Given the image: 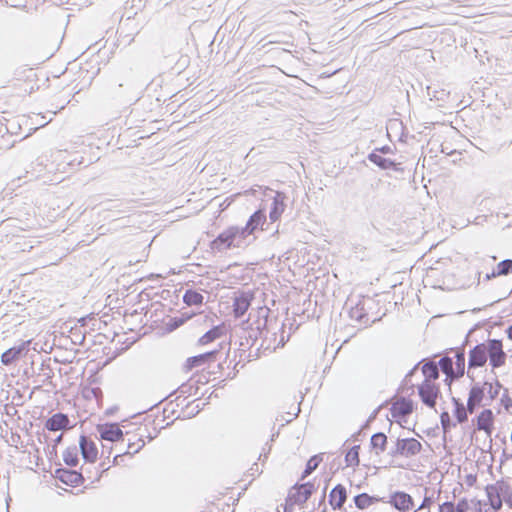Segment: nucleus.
<instances>
[{
	"label": "nucleus",
	"mask_w": 512,
	"mask_h": 512,
	"mask_svg": "<svg viewBox=\"0 0 512 512\" xmlns=\"http://www.w3.org/2000/svg\"><path fill=\"white\" fill-rule=\"evenodd\" d=\"M250 244V241H245L240 235L238 226H230L221 232L212 242L211 248L219 252L231 248H243Z\"/></svg>",
	"instance_id": "obj_1"
},
{
	"label": "nucleus",
	"mask_w": 512,
	"mask_h": 512,
	"mask_svg": "<svg viewBox=\"0 0 512 512\" xmlns=\"http://www.w3.org/2000/svg\"><path fill=\"white\" fill-rule=\"evenodd\" d=\"M109 97L115 100L120 106H129L139 100L138 93L129 84L118 83L111 85L108 92Z\"/></svg>",
	"instance_id": "obj_2"
},
{
	"label": "nucleus",
	"mask_w": 512,
	"mask_h": 512,
	"mask_svg": "<svg viewBox=\"0 0 512 512\" xmlns=\"http://www.w3.org/2000/svg\"><path fill=\"white\" fill-rule=\"evenodd\" d=\"M266 224V213L265 209H258L255 211L248 219L246 225L244 227H239L240 235L244 238L245 241H250V243L255 239V237L250 238L254 232L261 228V230H268L269 225L264 228Z\"/></svg>",
	"instance_id": "obj_3"
},
{
	"label": "nucleus",
	"mask_w": 512,
	"mask_h": 512,
	"mask_svg": "<svg viewBox=\"0 0 512 512\" xmlns=\"http://www.w3.org/2000/svg\"><path fill=\"white\" fill-rule=\"evenodd\" d=\"M228 345L229 344H226L224 341H222L218 344V348L187 358L184 368L186 371H191L194 368L202 367L211 362H215L218 359V355L220 354L221 350H223Z\"/></svg>",
	"instance_id": "obj_4"
},
{
	"label": "nucleus",
	"mask_w": 512,
	"mask_h": 512,
	"mask_svg": "<svg viewBox=\"0 0 512 512\" xmlns=\"http://www.w3.org/2000/svg\"><path fill=\"white\" fill-rule=\"evenodd\" d=\"M488 360V355L486 353L485 347L483 344H477L469 351V357H468V371L467 376L468 378L474 382L475 376L471 372L472 369L480 368L486 365Z\"/></svg>",
	"instance_id": "obj_5"
},
{
	"label": "nucleus",
	"mask_w": 512,
	"mask_h": 512,
	"mask_svg": "<svg viewBox=\"0 0 512 512\" xmlns=\"http://www.w3.org/2000/svg\"><path fill=\"white\" fill-rule=\"evenodd\" d=\"M418 395L424 405L435 408L437 398L441 395L440 387L430 381H423L418 385Z\"/></svg>",
	"instance_id": "obj_6"
},
{
	"label": "nucleus",
	"mask_w": 512,
	"mask_h": 512,
	"mask_svg": "<svg viewBox=\"0 0 512 512\" xmlns=\"http://www.w3.org/2000/svg\"><path fill=\"white\" fill-rule=\"evenodd\" d=\"M391 415L396 421H406L414 411V402L406 397H400L392 404Z\"/></svg>",
	"instance_id": "obj_7"
},
{
	"label": "nucleus",
	"mask_w": 512,
	"mask_h": 512,
	"mask_svg": "<svg viewBox=\"0 0 512 512\" xmlns=\"http://www.w3.org/2000/svg\"><path fill=\"white\" fill-rule=\"evenodd\" d=\"M315 491L316 487L313 482L295 484L289 492L288 500H293L294 503L301 505L306 503Z\"/></svg>",
	"instance_id": "obj_8"
},
{
	"label": "nucleus",
	"mask_w": 512,
	"mask_h": 512,
	"mask_svg": "<svg viewBox=\"0 0 512 512\" xmlns=\"http://www.w3.org/2000/svg\"><path fill=\"white\" fill-rule=\"evenodd\" d=\"M96 430L99 433L100 439L109 442H123L124 433L121 430L118 423L107 422L104 424H98Z\"/></svg>",
	"instance_id": "obj_9"
},
{
	"label": "nucleus",
	"mask_w": 512,
	"mask_h": 512,
	"mask_svg": "<svg viewBox=\"0 0 512 512\" xmlns=\"http://www.w3.org/2000/svg\"><path fill=\"white\" fill-rule=\"evenodd\" d=\"M31 341H24L18 346L7 349L1 355V362L3 365L8 366L15 363L20 358L24 357L30 350Z\"/></svg>",
	"instance_id": "obj_10"
},
{
	"label": "nucleus",
	"mask_w": 512,
	"mask_h": 512,
	"mask_svg": "<svg viewBox=\"0 0 512 512\" xmlns=\"http://www.w3.org/2000/svg\"><path fill=\"white\" fill-rule=\"evenodd\" d=\"M55 476L62 483L72 487L80 486L85 482L82 473L68 468H57L55 470Z\"/></svg>",
	"instance_id": "obj_11"
},
{
	"label": "nucleus",
	"mask_w": 512,
	"mask_h": 512,
	"mask_svg": "<svg viewBox=\"0 0 512 512\" xmlns=\"http://www.w3.org/2000/svg\"><path fill=\"white\" fill-rule=\"evenodd\" d=\"M387 502L400 512H407L414 508L413 498L404 491L393 492Z\"/></svg>",
	"instance_id": "obj_12"
},
{
	"label": "nucleus",
	"mask_w": 512,
	"mask_h": 512,
	"mask_svg": "<svg viewBox=\"0 0 512 512\" xmlns=\"http://www.w3.org/2000/svg\"><path fill=\"white\" fill-rule=\"evenodd\" d=\"M396 441L400 447L402 457L412 458L422 450V444L415 438L398 437Z\"/></svg>",
	"instance_id": "obj_13"
},
{
	"label": "nucleus",
	"mask_w": 512,
	"mask_h": 512,
	"mask_svg": "<svg viewBox=\"0 0 512 512\" xmlns=\"http://www.w3.org/2000/svg\"><path fill=\"white\" fill-rule=\"evenodd\" d=\"M494 419V413L491 409H483L474 420L476 429L484 431L490 437L494 430Z\"/></svg>",
	"instance_id": "obj_14"
},
{
	"label": "nucleus",
	"mask_w": 512,
	"mask_h": 512,
	"mask_svg": "<svg viewBox=\"0 0 512 512\" xmlns=\"http://www.w3.org/2000/svg\"><path fill=\"white\" fill-rule=\"evenodd\" d=\"M286 199L287 196L285 193L279 191L275 192L269 211V219L271 223H275L280 219L286 208Z\"/></svg>",
	"instance_id": "obj_15"
},
{
	"label": "nucleus",
	"mask_w": 512,
	"mask_h": 512,
	"mask_svg": "<svg viewBox=\"0 0 512 512\" xmlns=\"http://www.w3.org/2000/svg\"><path fill=\"white\" fill-rule=\"evenodd\" d=\"M79 447L83 459L86 462L93 463L97 459L98 449L96 443L85 435L80 436Z\"/></svg>",
	"instance_id": "obj_16"
},
{
	"label": "nucleus",
	"mask_w": 512,
	"mask_h": 512,
	"mask_svg": "<svg viewBox=\"0 0 512 512\" xmlns=\"http://www.w3.org/2000/svg\"><path fill=\"white\" fill-rule=\"evenodd\" d=\"M253 296L247 292H241L238 296H235L233 300V314L235 318H242L248 311Z\"/></svg>",
	"instance_id": "obj_17"
},
{
	"label": "nucleus",
	"mask_w": 512,
	"mask_h": 512,
	"mask_svg": "<svg viewBox=\"0 0 512 512\" xmlns=\"http://www.w3.org/2000/svg\"><path fill=\"white\" fill-rule=\"evenodd\" d=\"M348 493L343 484H337L329 494L328 502L333 510H339L347 501Z\"/></svg>",
	"instance_id": "obj_18"
},
{
	"label": "nucleus",
	"mask_w": 512,
	"mask_h": 512,
	"mask_svg": "<svg viewBox=\"0 0 512 512\" xmlns=\"http://www.w3.org/2000/svg\"><path fill=\"white\" fill-rule=\"evenodd\" d=\"M348 314L352 320H355L360 325L367 326L370 323L368 312L365 309L364 300H359L354 306H351Z\"/></svg>",
	"instance_id": "obj_19"
},
{
	"label": "nucleus",
	"mask_w": 512,
	"mask_h": 512,
	"mask_svg": "<svg viewBox=\"0 0 512 512\" xmlns=\"http://www.w3.org/2000/svg\"><path fill=\"white\" fill-rule=\"evenodd\" d=\"M70 425V420H69V417L67 414H64V413H56L54 415H52L51 417H49L45 424H44V427L45 429L49 430V431H53V432H56V431H60V430H63L67 427H69Z\"/></svg>",
	"instance_id": "obj_20"
},
{
	"label": "nucleus",
	"mask_w": 512,
	"mask_h": 512,
	"mask_svg": "<svg viewBox=\"0 0 512 512\" xmlns=\"http://www.w3.org/2000/svg\"><path fill=\"white\" fill-rule=\"evenodd\" d=\"M368 160L370 162H372L373 164H375L376 166H378L382 170H389V169L394 170V171L399 170L398 163H396L394 160H392L390 158L383 157L382 155L377 153V151H372L371 153H369Z\"/></svg>",
	"instance_id": "obj_21"
},
{
	"label": "nucleus",
	"mask_w": 512,
	"mask_h": 512,
	"mask_svg": "<svg viewBox=\"0 0 512 512\" xmlns=\"http://www.w3.org/2000/svg\"><path fill=\"white\" fill-rule=\"evenodd\" d=\"M387 445L388 438L383 432L374 433L370 438V448L376 456H379L386 451Z\"/></svg>",
	"instance_id": "obj_22"
},
{
	"label": "nucleus",
	"mask_w": 512,
	"mask_h": 512,
	"mask_svg": "<svg viewBox=\"0 0 512 512\" xmlns=\"http://www.w3.org/2000/svg\"><path fill=\"white\" fill-rule=\"evenodd\" d=\"M422 363V373L425 377L424 381H430L434 383L439 378V368L435 361L424 359L420 361Z\"/></svg>",
	"instance_id": "obj_23"
},
{
	"label": "nucleus",
	"mask_w": 512,
	"mask_h": 512,
	"mask_svg": "<svg viewBox=\"0 0 512 512\" xmlns=\"http://www.w3.org/2000/svg\"><path fill=\"white\" fill-rule=\"evenodd\" d=\"M353 501L358 509L363 510L377 502H385V499L376 495H369L368 493H360L354 496Z\"/></svg>",
	"instance_id": "obj_24"
},
{
	"label": "nucleus",
	"mask_w": 512,
	"mask_h": 512,
	"mask_svg": "<svg viewBox=\"0 0 512 512\" xmlns=\"http://www.w3.org/2000/svg\"><path fill=\"white\" fill-rule=\"evenodd\" d=\"M449 352L454 353L452 357L454 360L455 371H457L458 376H463L465 374V350L463 347L460 348H451Z\"/></svg>",
	"instance_id": "obj_25"
},
{
	"label": "nucleus",
	"mask_w": 512,
	"mask_h": 512,
	"mask_svg": "<svg viewBox=\"0 0 512 512\" xmlns=\"http://www.w3.org/2000/svg\"><path fill=\"white\" fill-rule=\"evenodd\" d=\"M225 332L224 326H214L209 331H207L204 335H202L198 341L200 345H206L212 343L213 341L221 338Z\"/></svg>",
	"instance_id": "obj_26"
},
{
	"label": "nucleus",
	"mask_w": 512,
	"mask_h": 512,
	"mask_svg": "<svg viewBox=\"0 0 512 512\" xmlns=\"http://www.w3.org/2000/svg\"><path fill=\"white\" fill-rule=\"evenodd\" d=\"M453 403V415L456 418V423L458 424H464L468 421V414L465 409L464 403L461 401L460 398L453 397L452 398Z\"/></svg>",
	"instance_id": "obj_27"
},
{
	"label": "nucleus",
	"mask_w": 512,
	"mask_h": 512,
	"mask_svg": "<svg viewBox=\"0 0 512 512\" xmlns=\"http://www.w3.org/2000/svg\"><path fill=\"white\" fill-rule=\"evenodd\" d=\"M183 302L188 306H200L204 303V296L194 289H187L183 295Z\"/></svg>",
	"instance_id": "obj_28"
},
{
	"label": "nucleus",
	"mask_w": 512,
	"mask_h": 512,
	"mask_svg": "<svg viewBox=\"0 0 512 512\" xmlns=\"http://www.w3.org/2000/svg\"><path fill=\"white\" fill-rule=\"evenodd\" d=\"M486 387L481 385L480 383H474L469 391L468 399L473 402H476V405H483V399L485 397Z\"/></svg>",
	"instance_id": "obj_29"
},
{
	"label": "nucleus",
	"mask_w": 512,
	"mask_h": 512,
	"mask_svg": "<svg viewBox=\"0 0 512 512\" xmlns=\"http://www.w3.org/2000/svg\"><path fill=\"white\" fill-rule=\"evenodd\" d=\"M485 492L491 508L495 511L500 510L503 505V499L497 489L490 490V484L485 487Z\"/></svg>",
	"instance_id": "obj_30"
},
{
	"label": "nucleus",
	"mask_w": 512,
	"mask_h": 512,
	"mask_svg": "<svg viewBox=\"0 0 512 512\" xmlns=\"http://www.w3.org/2000/svg\"><path fill=\"white\" fill-rule=\"evenodd\" d=\"M63 460L65 464L69 467H76L78 465V449L75 445L67 447L65 449V451L63 452Z\"/></svg>",
	"instance_id": "obj_31"
},
{
	"label": "nucleus",
	"mask_w": 512,
	"mask_h": 512,
	"mask_svg": "<svg viewBox=\"0 0 512 512\" xmlns=\"http://www.w3.org/2000/svg\"><path fill=\"white\" fill-rule=\"evenodd\" d=\"M497 489L498 492L500 493V495L502 496V498L506 499V501L508 502L510 500V498L512 497V490H511V487L510 485L504 481V480H499L497 481L495 484H490V490H495Z\"/></svg>",
	"instance_id": "obj_32"
},
{
	"label": "nucleus",
	"mask_w": 512,
	"mask_h": 512,
	"mask_svg": "<svg viewBox=\"0 0 512 512\" xmlns=\"http://www.w3.org/2000/svg\"><path fill=\"white\" fill-rule=\"evenodd\" d=\"M360 445H354L345 454V463L348 467L358 466L360 463L359 459Z\"/></svg>",
	"instance_id": "obj_33"
},
{
	"label": "nucleus",
	"mask_w": 512,
	"mask_h": 512,
	"mask_svg": "<svg viewBox=\"0 0 512 512\" xmlns=\"http://www.w3.org/2000/svg\"><path fill=\"white\" fill-rule=\"evenodd\" d=\"M321 461H322V456L320 454L313 455L312 457H310V459L306 463L304 471L302 472L301 480H304L312 472H314L320 465Z\"/></svg>",
	"instance_id": "obj_34"
},
{
	"label": "nucleus",
	"mask_w": 512,
	"mask_h": 512,
	"mask_svg": "<svg viewBox=\"0 0 512 512\" xmlns=\"http://www.w3.org/2000/svg\"><path fill=\"white\" fill-rule=\"evenodd\" d=\"M482 344L485 347L488 357H490L491 355H495V354L504 352L501 340L489 339L488 341H486Z\"/></svg>",
	"instance_id": "obj_35"
},
{
	"label": "nucleus",
	"mask_w": 512,
	"mask_h": 512,
	"mask_svg": "<svg viewBox=\"0 0 512 512\" xmlns=\"http://www.w3.org/2000/svg\"><path fill=\"white\" fill-rule=\"evenodd\" d=\"M510 273H512V259H505L497 264L492 276H506Z\"/></svg>",
	"instance_id": "obj_36"
},
{
	"label": "nucleus",
	"mask_w": 512,
	"mask_h": 512,
	"mask_svg": "<svg viewBox=\"0 0 512 512\" xmlns=\"http://www.w3.org/2000/svg\"><path fill=\"white\" fill-rule=\"evenodd\" d=\"M436 363L438 365L439 371H441L444 374L455 372L454 360L452 357L448 355L443 356Z\"/></svg>",
	"instance_id": "obj_37"
},
{
	"label": "nucleus",
	"mask_w": 512,
	"mask_h": 512,
	"mask_svg": "<svg viewBox=\"0 0 512 512\" xmlns=\"http://www.w3.org/2000/svg\"><path fill=\"white\" fill-rule=\"evenodd\" d=\"M440 422L442 426V430L444 433L450 431L452 428L456 427L457 423L451 420V417L447 411H443L440 414Z\"/></svg>",
	"instance_id": "obj_38"
},
{
	"label": "nucleus",
	"mask_w": 512,
	"mask_h": 512,
	"mask_svg": "<svg viewBox=\"0 0 512 512\" xmlns=\"http://www.w3.org/2000/svg\"><path fill=\"white\" fill-rule=\"evenodd\" d=\"M145 446L144 440L140 437L137 442H129L128 448L125 451L126 455L132 456L138 453Z\"/></svg>",
	"instance_id": "obj_39"
},
{
	"label": "nucleus",
	"mask_w": 512,
	"mask_h": 512,
	"mask_svg": "<svg viewBox=\"0 0 512 512\" xmlns=\"http://www.w3.org/2000/svg\"><path fill=\"white\" fill-rule=\"evenodd\" d=\"M488 359H489V363L492 366V368L495 369V368L501 367L505 364L506 353L503 352V353L491 355L490 357H488Z\"/></svg>",
	"instance_id": "obj_40"
},
{
	"label": "nucleus",
	"mask_w": 512,
	"mask_h": 512,
	"mask_svg": "<svg viewBox=\"0 0 512 512\" xmlns=\"http://www.w3.org/2000/svg\"><path fill=\"white\" fill-rule=\"evenodd\" d=\"M202 409L203 407L199 404L192 406V403H187L185 408L182 410V414L184 418H191L196 416Z\"/></svg>",
	"instance_id": "obj_41"
},
{
	"label": "nucleus",
	"mask_w": 512,
	"mask_h": 512,
	"mask_svg": "<svg viewBox=\"0 0 512 512\" xmlns=\"http://www.w3.org/2000/svg\"><path fill=\"white\" fill-rule=\"evenodd\" d=\"M484 386L486 387V389L488 390V393L490 395V399L493 400L495 398H497L498 394H499V391H500V388L502 387V385L500 384V382L496 381V388L494 389L493 388V385L491 382L489 381H485L484 382Z\"/></svg>",
	"instance_id": "obj_42"
},
{
	"label": "nucleus",
	"mask_w": 512,
	"mask_h": 512,
	"mask_svg": "<svg viewBox=\"0 0 512 512\" xmlns=\"http://www.w3.org/2000/svg\"><path fill=\"white\" fill-rule=\"evenodd\" d=\"M469 503L466 498H462L458 501V503L455 505V512H467L469 510Z\"/></svg>",
	"instance_id": "obj_43"
},
{
	"label": "nucleus",
	"mask_w": 512,
	"mask_h": 512,
	"mask_svg": "<svg viewBox=\"0 0 512 512\" xmlns=\"http://www.w3.org/2000/svg\"><path fill=\"white\" fill-rule=\"evenodd\" d=\"M263 334V330L260 329V327L258 326L256 330L254 329H251L249 332H248V337H247V341L249 339L252 340V344L251 346H253L255 344V342L257 341V338H258V335H262Z\"/></svg>",
	"instance_id": "obj_44"
},
{
	"label": "nucleus",
	"mask_w": 512,
	"mask_h": 512,
	"mask_svg": "<svg viewBox=\"0 0 512 512\" xmlns=\"http://www.w3.org/2000/svg\"><path fill=\"white\" fill-rule=\"evenodd\" d=\"M455 504L450 501H446L439 506V512H455Z\"/></svg>",
	"instance_id": "obj_45"
},
{
	"label": "nucleus",
	"mask_w": 512,
	"mask_h": 512,
	"mask_svg": "<svg viewBox=\"0 0 512 512\" xmlns=\"http://www.w3.org/2000/svg\"><path fill=\"white\" fill-rule=\"evenodd\" d=\"M446 378L444 380L446 385H451L453 381L459 380L462 376H458L457 371L445 374Z\"/></svg>",
	"instance_id": "obj_46"
},
{
	"label": "nucleus",
	"mask_w": 512,
	"mask_h": 512,
	"mask_svg": "<svg viewBox=\"0 0 512 512\" xmlns=\"http://www.w3.org/2000/svg\"><path fill=\"white\" fill-rule=\"evenodd\" d=\"M481 405H476V402L467 399V404L465 406L467 414H473Z\"/></svg>",
	"instance_id": "obj_47"
},
{
	"label": "nucleus",
	"mask_w": 512,
	"mask_h": 512,
	"mask_svg": "<svg viewBox=\"0 0 512 512\" xmlns=\"http://www.w3.org/2000/svg\"><path fill=\"white\" fill-rule=\"evenodd\" d=\"M388 454L391 457H398V456L402 457V453H401V450H400V447H399L397 441H395L394 446L391 447V449L389 450Z\"/></svg>",
	"instance_id": "obj_48"
},
{
	"label": "nucleus",
	"mask_w": 512,
	"mask_h": 512,
	"mask_svg": "<svg viewBox=\"0 0 512 512\" xmlns=\"http://www.w3.org/2000/svg\"><path fill=\"white\" fill-rule=\"evenodd\" d=\"M373 151H377V153H379L380 155L381 154L385 155V154L393 153L392 148L390 146H388V145H384L382 147L376 148Z\"/></svg>",
	"instance_id": "obj_49"
},
{
	"label": "nucleus",
	"mask_w": 512,
	"mask_h": 512,
	"mask_svg": "<svg viewBox=\"0 0 512 512\" xmlns=\"http://www.w3.org/2000/svg\"><path fill=\"white\" fill-rule=\"evenodd\" d=\"M419 365H420V362H419V363H417V364H416V365H415V366H414V367H413V368H412V369H411V370L406 374L405 379H404V381H405L406 383H407V382L411 379V377L415 374V372L417 371V369H418V366H419Z\"/></svg>",
	"instance_id": "obj_50"
},
{
	"label": "nucleus",
	"mask_w": 512,
	"mask_h": 512,
	"mask_svg": "<svg viewBox=\"0 0 512 512\" xmlns=\"http://www.w3.org/2000/svg\"><path fill=\"white\" fill-rule=\"evenodd\" d=\"M296 503L293 502V500H286V503L284 505V512H292L294 509V505Z\"/></svg>",
	"instance_id": "obj_51"
},
{
	"label": "nucleus",
	"mask_w": 512,
	"mask_h": 512,
	"mask_svg": "<svg viewBox=\"0 0 512 512\" xmlns=\"http://www.w3.org/2000/svg\"><path fill=\"white\" fill-rule=\"evenodd\" d=\"M476 481H477V477H476V475L468 474V475L466 476V484H467L468 486H473V485L476 483Z\"/></svg>",
	"instance_id": "obj_52"
},
{
	"label": "nucleus",
	"mask_w": 512,
	"mask_h": 512,
	"mask_svg": "<svg viewBox=\"0 0 512 512\" xmlns=\"http://www.w3.org/2000/svg\"><path fill=\"white\" fill-rule=\"evenodd\" d=\"M183 323V321L179 318H173L171 319V328L172 329H176L178 328L181 324Z\"/></svg>",
	"instance_id": "obj_53"
},
{
	"label": "nucleus",
	"mask_w": 512,
	"mask_h": 512,
	"mask_svg": "<svg viewBox=\"0 0 512 512\" xmlns=\"http://www.w3.org/2000/svg\"><path fill=\"white\" fill-rule=\"evenodd\" d=\"M399 126L401 128H403L402 127V122H397V120H390L387 129H393V128H397Z\"/></svg>",
	"instance_id": "obj_54"
},
{
	"label": "nucleus",
	"mask_w": 512,
	"mask_h": 512,
	"mask_svg": "<svg viewBox=\"0 0 512 512\" xmlns=\"http://www.w3.org/2000/svg\"><path fill=\"white\" fill-rule=\"evenodd\" d=\"M503 406L506 410H509V408L512 406V399L507 397V399H502Z\"/></svg>",
	"instance_id": "obj_55"
},
{
	"label": "nucleus",
	"mask_w": 512,
	"mask_h": 512,
	"mask_svg": "<svg viewBox=\"0 0 512 512\" xmlns=\"http://www.w3.org/2000/svg\"><path fill=\"white\" fill-rule=\"evenodd\" d=\"M124 456H126L125 452H124V453H121V454H117V455H115V456H114V458H113V464H114V465H117V464L119 463V462H118V459H119V458H122V457H124Z\"/></svg>",
	"instance_id": "obj_56"
},
{
	"label": "nucleus",
	"mask_w": 512,
	"mask_h": 512,
	"mask_svg": "<svg viewBox=\"0 0 512 512\" xmlns=\"http://www.w3.org/2000/svg\"><path fill=\"white\" fill-rule=\"evenodd\" d=\"M251 475H255V473H259L258 464L254 463L253 466L250 468Z\"/></svg>",
	"instance_id": "obj_57"
},
{
	"label": "nucleus",
	"mask_w": 512,
	"mask_h": 512,
	"mask_svg": "<svg viewBox=\"0 0 512 512\" xmlns=\"http://www.w3.org/2000/svg\"><path fill=\"white\" fill-rule=\"evenodd\" d=\"M508 339L512 340V324L506 329Z\"/></svg>",
	"instance_id": "obj_58"
},
{
	"label": "nucleus",
	"mask_w": 512,
	"mask_h": 512,
	"mask_svg": "<svg viewBox=\"0 0 512 512\" xmlns=\"http://www.w3.org/2000/svg\"><path fill=\"white\" fill-rule=\"evenodd\" d=\"M325 499H326L325 495H322L320 498V501H319V505H322V504L325 505ZM322 512H326V506H324Z\"/></svg>",
	"instance_id": "obj_59"
},
{
	"label": "nucleus",
	"mask_w": 512,
	"mask_h": 512,
	"mask_svg": "<svg viewBox=\"0 0 512 512\" xmlns=\"http://www.w3.org/2000/svg\"><path fill=\"white\" fill-rule=\"evenodd\" d=\"M262 348H263L264 350H270V346H269V345H268V346H266V347H264V343H262V344H261V346L257 349V351H259V350H260V349H262Z\"/></svg>",
	"instance_id": "obj_60"
},
{
	"label": "nucleus",
	"mask_w": 512,
	"mask_h": 512,
	"mask_svg": "<svg viewBox=\"0 0 512 512\" xmlns=\"http://www.w3.org/2000/svg\"><path fill=\"white\" fill-rule=\"evenodd\" d=\"M377 411H379V408H376V410L374 411V413L369 417V420H373L375 417H376V413Z\"/></svg>",
	"instance_id": "obj_61"
},
{
	"label": "nucleus",
	"mask_w": 512,
	"mask_h": 512,
	"mask_svg": "<svg viewBox=\"0 0 512 512\" xmlns=\"http://www.w3.org/2000/svg\"><path fill=\"white\" fill-rule=\"evenodd\" d=\"M353 437H354V439H355L356 441H357V440H359V438H360V431H359V432H357V433H355V434L353 435Z\"/></svg>",
	"instance_id": "obj_62"
},
{
	"label": "nucleus",
	"mask_w": 512,
	"mask_h": 512,
	"mask_svg": "<svg viewBox=\"0 0 512 512\" xmlns=\"http://www.w3.org/2000/svg\"><path fill=\"white\" fill-rule=\"evenodd\" d=\"M327 482H329V480ZM327 487H328V483H326L324 489L322 490V495L326 496Z\"/></svg>",
	"instance_id": "obj_63"
},
{
	"label": "nucleus",
	"mask_w": 512,
	"mask_h": 512,
	"mask_svg": "<svg viewBox=\"0 0 512 512\" xmlns=\"http://www.w3.org/2000/svg\"><path fill=\"white\" fill-rule=\"evenodd\" d=\"M61 440H62V435L60 434V435L56 438L55 442H56V443H59V442H61Z\"/></svg>",
	"instance_id": "obj_64"
}]
</instances>
